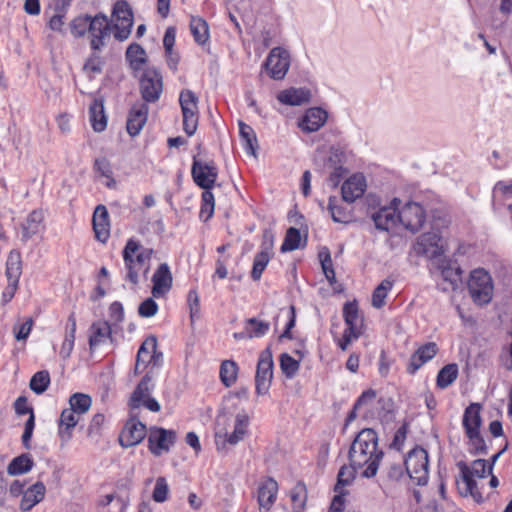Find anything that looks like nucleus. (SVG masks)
Listing matches in <instances>:
<instances>
[{
  "instance_id": "nucleus-1",
  "label": "nucleus",
  "mask_w": 512,
  "mask_h": 512,
  "mask_svg": "<svg viewBox=\"0 0 512 512\" xmlns=\"http://www.w3.org/2000/svg\"><path fill=\"white\" fill-rule=\"evenodd\" d=\"M111 27L106 15L99 13L92 17L89 27L90 46L92 50L99 51L105 46V39L113 32L114 37L123 41L126 40L133 25V13L128 3L118 1L115 3L112 12Z\"/></svg>"
},
{
  "instance_id": "nucleus-2",
  "label": "nucleus",
  "mask_w": 512,
  "mask_h": 512,
  "mask_svg": "<svg viewBox=\"0 0 512 512\" xmlns=\"http://www.w3.org/2000/svg\"><path fill=\"white\" fill-rule=\"evenodd\" d=\"M384 452L378 446V435L370 428L362 429L353 440L348 459L350 465L360 469L363 478L376 476Z\"/></svg>"
},
{
  "instance_id": "nucleus-3",
  "label": "nucleus",
  "mask_w": 512,
  "mask_h": 512,
  "mask_svg": "<svg viewBox=\"0 0 512 512\" xmlns=\"http://www.w3.org/2000/svg\"><path fill=\"white\" fill-rule=\"evenodd\" d=\"M153 253L152 248H144L138 241L129 239L122 251L126 269L125 280L136 286L140 275L147 279Z\"/></svg>"
},
{
  "instance_id": "nucleus-4",
  "label": "nucleus",
  "mask_w": 512,
  "mask_h": 512,
  "mask_svg": "<svg viewBox=\"0 0 512 512\" xmlns=\"http://www.w3.org/2000/svg\"><path fill=\"white\" fill-rule=\"evenodd\" d=\"M457 467L460 470V479L456 481L459 493L462 496L470 495L478 503L482 502L483 497L474 477L484 478L487 472L492 471V465L487 466L486 460L477 459L472 462L471 466L460 461L457 463Z\"/></svg>"
},
{
  "instance_id": "nucleus-5",
  "label": "nucleus",
  "mask_w": 512,
  "mask_h": 512,
  "mask_svg": "<svg viewBox=\"0 0 512 512\" xmlns=\"http://www.w3.org/2000/svg\"><path fill=\"white\" fill-rule=\"evenodd\" d=\"M343 317L346 329L338 340V346L342 351H346L349 345L362 335L363 319L359 314L356 302H347L343 307Z\"/></svg>"
},
{
  "instance_id": "nucleus-6",
  "label": "nucleus",
  "mask_w": 512,
  "mask_h": 512,
  "mask_svg": "<svg viewBox=\"0 0 512 512\" xmlns=\"http://www.w3.org/2000/svg\"><path fill=\"white\" fill-rule=\"evenodd\" d=\"M405 470L407 475L412 479L417 485H425L428 481L429 475V460L428 453L422 447H415L412 449L405 461Z\"/></svg>"
},
{
  "instance_id": "nucleus-7",
  "label": "nucleus",
  "mask_w": 512,
  "mask_h": 512,
  "mask_svg": "<svg viewBox=\"0 0 512 512\" xmlns=\"http://www.w3.org/2000/svg\"><path fill=\"white\" fill-rule=\"evenodd\" d=\"M468 290L476 304L485 305L489 303L493 293L490 275L483 269L472 271L468 281Z\"/></svg>"
},
{
  "instance_id": "nucleus-8",
  "label": "nucleus",
  "mask_w": 512,
  "mask_h": 512,
  "mask_svg": "<svg viewBox=\"0 0 512 512\" xmlns=\"http://www.w3.org/2000/svg\"><path fill=\"white\" fill-rule=\"evenodd\" d=\"M179 103L183 116V130L188 136L195 134L198 127V97L189 89L180 92Z\"/></svg>"
},
{
  "instance_id": "nucleus-9",
  "label": "nucleus",
  "mask_w": 512,
  "mask_h": 512,
  "mask_svg": "<svg viewBox=\"0 0 512 512\" xmlns=\"http://www.w3.org/2000/svg\"><path fill=\"white\" fill-rule=\"evenodd\" d=\"M177 434L174 430L153 426L148 431V448L155 456L168 453L174 445Z\"/></svg>"
},
{
  "instance_id": "nucleus-10",
  "label": "nucleus",
  "mask_w": 512,
  "mask_h": 512,
  "mask_svg": "<svg viewBox=\"0 0 512 512\" xmlns=\"http://www.w3.org/2000/svg\"><path fill=\"white\" fill-rule=\"evenodd\" d=\"M264 67L272 79H284L290 67V53L281 47L271 49L264 62Z\"/></svg>"
},
{
  "instance_id": "nucleus-11",
  "label": "nucleus",
  "mask_w": 512,
  "mask_h": 512,
  "mask_svg": "<svg viewBox=\"0 0 512 512\" xmlns=\"http://www.w3.org/2000/svg\"><path fill=\"white\" fill-rule=\"evenodd\" d=\"M163 91L161 74L155 68L144 70L140 78V93L145 102L155 103Z\"/></svg>"
},
{
  "instance_id": "nucleus-12",
  "label": "nucleus",
  "mask_w": 512,
  "mask_h": 512,
  "mask_svg": "<svg viewBox=\"0 0 512 512\" xmlns=\"http://www.w3.org/2000/svg\"><path fill=\"white\" fill-rule=\"evenodd\" d=\"M191 175L196 185L207 190L212 189L214 186L217 180L218 170L214 161L204 162L194 156Z\"/></svg>"
},
{
  "instance_id": "nucleus-13",
  "label": "nucleus",
  "mask_w": 512,
  "mask_h": 512,
  "mask_svg": "<svg viewBox=\"0 0 512 512\" xmlns=\"http://www.w3.org/2000/svg\"><path fill=\"white\" fill-rule=\"evenodd\" d=\"M273 379V360L272 353L269 349H265L259 357L255 386L258 395H266L270 389Z\"/></svg>"
},
{
  "instance_id": "nucleus-14",
  "label": "nucleus",
  "mask_w": 512,
  "mask_h": 512,
  "mask_svg": "<svg viewBox=\"0 0 512 512\" xmlns=\"http://www.w3.org/2000/svg\"><path fill=\"white\" fill-rule=\"evenodd\" d=\"M153 388L152 376L146 374L143 379L139 382L130 399V405L132 408H139L144 406L152 412L160 411V404L156 399L151 397V391Z\"/></svg>"
},
{
  "instance_id": "nucleus-15",
  "label": "nucleus",
  "mask_w": 512,
  "mask_h": 512,
  "mask_svg": "<svg viewBox=\"0 0 512 512\" xmlns=\"http://www.w3.org/2000/svg\"><path fill=\"white\" fill-rule=\"evenodd\" d=\"M249 425V416L245 412L238 413L235 417L233 432L222 434L217 432L215 434V442L218 450L225 449L226 444L236 445L247 434Z\"/></svg>"
},
{
  "instance_id": "nucleus-16",
  "label": "nucleus",
  "mask_w": 512,
  "mask_h": 512,
  "mask_svg": "<svg viewBox=\"0 0 512 512\" xmlns=\"http://www.w3.org/2000/svg\"><path fill=\"white\" fill-rule=\"evenodd\" d=\"M417 253L433 260L441 258L444 253L442 237L437 232L422 234L417 241Z\"/></svg>"
},
{
  "instance_id": "nucleus-17",
  "label": "nucleus",
  "mask_w": 512,
  "mask_h": 512,
  "mask_svg": "<svg viewBox=\"0 0 512 512\" xmlns=\"http://www.w3.org/2000/svg\"><path fill=\"white\" fill-rule=\"evenodd\" d=\"M400 223L411 232H417L425 222V211L415 202L405 204L399 210Z\"/></svg>"
},
{
  "instance_id": "nucleus-18",
  "label": "nucleus",
  "mask_w": 512,
  "mask_h": 512,
  "mask_svg": "<svg viewBox=\"0 0 512 512\" xmlns=\"http://www.w3.org/2000/svg\"><path fill=\"white\" fill-rule=\"evenodd\" d=\"M400 200L393 199L390 206L380 208L377 212L372 214V219L375 226L383 231H389L400 223L398 205Z\"/></svg>"
},
{
  "instance_id": "nucleus-19",
  "label": "nucleus",
  "mask_w": 512,
  "mask_h": 512,
  "mask_svg": "<svg viewBox=\"0 0 512 512\" xmlns=\"http://www.w3.org/2000/svg\"><path fill=\"white\" fill-rule=\"evenodd\" d=\"M147 434V428L141 421L130 418L119 436V442L122 447H132L139 444Z\"/></svg>"
},
{
  "instance_id": "nucleus-20",
  "label": "nucleus",
  "mask_w": 512,
  "mask_h": 512,
  "mask_svg": "<svg viewBox=\"0 0 512 512\" xmlns=\"http://www.w3.org/2000/svg\"><path fill=\"white\" fill-rule=\"evenodd\" d=\"M173 282L172 273L167 263L158 266L152 276V295L155 298L165 296L171 289Z\"/></svg>"
},
{
  "instance_id": "nucleus-21",
  "label": "nucleus",
  "mask_w": 512,
  "mask_h": 512,
  "mask_svg": "<svg viewBox=\"0 0 512 512\" xmlns=\"http://www.w3.org/2000/svg\"><path fill=\"white\" fill-rule=\"evenodd\" d=\"M149 113V107L144 102L135 103L128 115L127 132L131 136H136L144 127Z\"/></svg>"
},
{
  "instance_id": "nucleus-22",
  "label": "nucleus",
  "mask_w": 512,
  "mask_h": 512,
  "mask_svg": "<svg viewBox=\"0 0 512 512\" xmlns=\"http://www.w3.org/2000/svg\"><path fill=\"white\" fill-rule=\"evenodd\" d=\"M367 187L366 179L363 174L357 173L350 176L342 185V198L344 201L352 203L360 198Z\"/></svg>"
},
{
  "instance_id": "nucleus-23",
  "label": "nucleus",
  "mask_w": 512,
  "mask_h": 512,
  "mask_svg": "<svg viewBox=\"0 0 512 512\" xmlns=\"http://www.w3.org/2000/svg\"><path fill=\"white\" fill-rule=\"evenodd\" d=\"M278 483L273 478L266 479L258 488L260 512H269L277 499Z\"/></svg>"
},
{
  "instance_id": "nucleus-24",
  "label": "nucleus",
  "mask_w": 512,
  "mask_h": 512,
  "mask_svg": "<svg viewBox=\"0 0 512 512\" xmlns=\"http://www.w3.org/2000/svg\"><path fill=\"white\" fill-rule=\"evenodd\" d=\"M92 223L96 239L105 243L110 236V222L107 208L104 205H98L95 208Z\"/></svg>"
},
{
  "instance_id": "nucleus-25",
  "label": "nucleus",
  "mask_w": 512,
  "mask_h": 512,
  "mask_svg": "<svg viewBox=\"0 0 512 512\" xmlns=\"http://www.w3.org/2000/svg\"><path fill=\"white\" fill-rule=\"evenodd\" d=\"M327 117V112L323 109L318 107L310 108L299 121L298 126L304 132H316L326 123Z\"/></svg>"
},
{
  "instance_id": "nucleus-26",
  "label": "nucleus",
  "mask_w": 512,
  "mask_h": 512,
  "mask_svg": "<svg viewBox=\"0 0 512 512\" xmlns=\"http://www.w3.org/2000/svg\"><path fill=\"white\" fill-rule=\"evenodd\" d=\"M438 348L434 342H429L420 348L411 356L407 371L414 374L422 365L431 360L437 353Z\"/></svg>"
},
{
  "instance_id": "nucleus-27",
  "label": "nucleus",
  "mask_w": 512,
  "mask_h": 512,
  "mask_svg": "<svg viewBox=\"0 0 512 512\" xmlns=\"http://www.w3.org/2000/svg\"><path fill=\"white\" fill-rule=\"evenodd\" d=\"M280 103L290 106H301L306 104L311 99L310 90L306 88H289L280 91L277 95Z\"/></svg>"
},
{
  "instance_id": "nucleus-28",
  "label": "nucleus",
  "mask_w": 512,
  "mask_h": 512,
  "mask_svg": "<svg viewBox=\"0 0 512 512\" xmlns=\"http://www.w3.org/2000/svg\"><path fill=\"white\" fill-rule=\"evenodd\" d=\"M437 267L441 271V276L452 290H455L461 282L462 270L454 262L445 258L437 259Z\"/></svg>"
},
{
  "instance_id": "nucleus-29",
  "label": "nucleus",
  "mask_w": 512,
  "mask_h": 512,
  "mask_svg": "<svg viewBox=\"0 0 512 512\" xmlns=\"http://www.w3.org/2000/svg\"><path fill=\"white\" fill-rule=\"evenodd\" d=\"M45 493V485L42 482H36L23 493L20 509L24 512L30 511L44 499Z\"/></svg>"
},
{
  "instance_id": "nucleus-30",
  "label": "nucleus",
  "mask_w": 512,
  "mask_h": 512,
  "mask_svg": "<svg viewBox=\"0 0 512 512\" xmlns=\"http://www.w3.org/2000/svg\"><path fill=\"white\" fill-rule=\"evenodd\" d=\"M344 153L340 148L330 147L327 151L317 150L315 162L324 169H334L342 165Z\"/></svg>"
},
{
  "instance_id": "nucleus-31",
  "label": "nucleus",
  "mask_w": 512,
  "mask_h": 512,
  "mask_svg": "<svg viewBox=\"0 0 512 512\" xmlns=\"http://www.w3.org/2000/svg\"><path fill=\"white\" fill-rule=\"evenodd\" d=\"M80 420V415L71 408L62 411L59 419V436L62 440L67 441L71 438L72 429Z\"/></svg>"
},
{
  "instance_id": "nucleus-32",
  "label": "nucleus",
  "mask_w": 512,
  "mask_h": 512,
  "mask_svg": "<svg viewBox=\"0 0 512 512\" xmlns=\"http://www.w3.org/2000/svg\"><path fill=\"white\" fill-rule=\"evenodd\" d=\"M463 426L465 428L466 435L480 432L481 417L479 404L473 403L465 409L463 415Z\"/></svg>"
},
{
  "instance_id": "nucleus-33",
  "label": "nucleus",
  "mask_w": 512,
  "mask_h": 512,
  "mask_svg": "<svg viewBox=\"0 0 512 512\" xmlns=\"http://www.w3.org/2000/svg\"><path fill=\"white\" fill-rule=\"evenodd\" d=\"M111 335V327L107 321L94 322L90 327V348L104 343Z\"/></svg>"
},
{
  "instance_id": "nucleus-34",
  "label": "nucleus",
  "mask_w": 512,
  "mask_h": 512,
  "mask_svg": "<svg viewBox=\"0 0 512 512\" xmlns=\"http://www.w3.org/2000/svg\"><path fill=\"white\" fill-rule=\"evenodd\" d=\"M91 125L96 132H102L107 126L103 102L95 99L89 108Z\"/></svg>"
},
{
  "instance_id": "nucleus-35",
  "label": "nucleus",
  "mask_w": 512,
  "mask_h": 512,
  "mask_svg": "<svg viewBox=\"0 0 512 512\" xmlns=\"http://www.w3.org/2000/svg\"><path fill=\"white\" fill-rule=\"evenodd\" d=\"M34 466L30 454L24 453L12 459L8 464L7 473L11 476L21 475L29 472Z\"/></svg>"
},
{
  "instance_id": "nucleus-36",
  "label": "nucleus",
  "mask_w": 512,
  "mask_h": 512,
  "mask_svg": "<svg viewBox=\"0 0 512 512\" xmlns=\"http://www.w3.org/2000/svg\"><path fill=\"white\" fill-rule=\"evenodd\" d=\"M126 505L124 497L116 492L101 497L98 502V506L106 509V512H124Z\"/></svg>"
},
{
  "instance_id": "nucleus-37",
  "label": "nucleus",
  "mask_w": 512,
  "mask_h": 512,
  "mask_svg": "<svg viewBox=\"0 0 512 512\" xmlns=\"http://www.w3.org/2000/svg\"><path fill=\"white\" fill-rule=\"evenodd\" d=\"M190 30L198 44L203 45L209 40L208 24L201 17H191Z\"/></svg>"
},
{
  "instance_id": "nucleus-38",
  "label": "nucleus",
  "mask_w": 512,
  "mask_h": 512,
  "mask_svg": "<svg viewBox=\"0 0 512 512\" xmlns=\"http://www.w3.org/2000/svg\"><path fill=\"white\" fill-rule=\"evenodd\" d=\"M43 220L44 215L42 211H32L23 224V237L28 239L37 234L41 230Z\"/></svg>"
},
{
  "instance_id": "nucleus-39",
  "label": "nucleus",
  "mask_w": 512,
  "mask_h": 512,
  "mask_svg": "<svg viewBox=\"0 0 512 512\" xmlns=\"http://www.w3.org/2000/svg\"><path fill=\"white\" fill-rule=\"evenodd\" d=\"M293 512H303L307 501L306 486L299 482L290 491Z\"/></svg>"
},
{
  "instance_id": "nucleus-40",
  "label": "nucleus",
  "mask_w": 512,
  "mask_h": 512,
  "mask_svg": "<svg viewBox=\"0 0 512 512\" xmlns=\"http://www.w3.org/2000/svg\"><path fill=\"white\" fill-rule=\"evenodd\" d=\"M458 376V366L455 363L445 365L437 375L436 384L439 388L445 389L450 386Z\"/></svg>"
},
{
  "instance_id": "nucleus-41",
  "label": "nucleus",
  "mask_w": 512,
  "mask_h": 512,
  "mask_svg": "<svg viewBox=\"0 0 512 512\" xmlns=\"http://www.w3.org/2000/svg\"><path fill=\"white\" fill-rule=\"evenodd\" d=\"M239 134L244 143L247 153L255 155L257 138L253 128L244 122H239Z\"/></svg>"
},
{
  "instance_id": "nucleus-42",
  "label": "nucleus",
  "mask_w": 512,
  "mask_h": 512,
  "mask_svg": "<svg viewBox=\"0 0 512 512\" xmlns=\"http://www.w3.org/2000/svg\"><path fill=\"white\" fill-rule=\"evenodd\" d=\"M155 348H157V340L153 336L146 338L141 344L136 359L137 362H143V368L151 364L152 352H155Z\"/></svg>"
},
{
  "instance_id": "nucleus-43",
  "label": "nucleus",
  "mask_w": 512,
  "mask_h": 512,
  "mask_svg": "<svg viewBox=\"0 0 512 512\" xmlns=\"http://www.w3.org/2000/svg\"><path fill=\"white\" fill-rule=\"evenodd\" d=\"M22 272L20 253L11 251L6 262V276L12 281H19Z\"/></svg>"
},
{
  "instance_id": "nucleus-44",
  "label": "nucleus",
  "mask_w": 512,
  "mask_h": 512,
  "mask_svg": "<svg viewBox=\"0 0 512 512\" xmlns=\"http://www.w3.org/2000/svg\"><path fill=\"white\" fill-rule=\"evenodd\" d=\"M238 366L232 360H225L220 367V379L226 387L232 386L237 379Z\"/></svg>"
},
{
  "instance_id": "nucleus-45",
  "label": "nucleus",
  "mask_w": 512,
  "mask_h": 512,
  "mask_svg": "<svg viewBox=\"0 0 512 512\" xmlns=\"http://www.w3.org/2000/svg\"><path fill=\"white\" fill-rule=\"evenodd\" d=\"M393 287V281L384 279L374 290L372 294L373 307L380 309L385 305V299Z\"/></svg>"
},
{
  "instance_id": "nucleus-46",
  "label": "nucleus",
  "mask_w": 512,
  "mask_h": 512,
  "mask_svg": "<svg viewBox=\"0 0 512 512\" xmlns=\"http://www.w3.org/2000/svg\"><path fill=\"white\" fill-rule=\"evenodd\" d=\"M356 473L360 474V469H356L350 464L349 466L341 467L337 475V483L334 487V491H344V487L352 483Z\"/></svg>"
},
{
  "instance_id": "nucleus-47",
  "label": "nucleus",
  "mask_w": 512,
  "mask_h": 512,
  "mask_svg": "<svg viewBox=\"0 0 512 512\" xmlns=\"http://www.w3.org/2000/svg\"><path fill=\"white\" fill-rule=\"evenodd\" d=\"M245 327L248 338H258L264 336L269 331L270 324L256 318H249L245 322Z\"/></svg>"
},
{
  "instance_id": "nucleus-48",
  "label": "nucleus",
  "mask_w": 512,
  "mask_h": 512,
  "mask_svg": "<svg viewBox=\"0 0 512 512\" xmlns=\"http://www.w3.org/2000/svg\"><path fill=\"white\" fill-rule=\"evenodd\" d=\"M70 408L79 415L85 414L91 407L92 399L88 394L75 393L69 399Z\"/></svg>"
},
{
  "instance_id": "nucleus-49",
  "label": "nucleus",
  "mask_w": 512,
  "mask_h": 512,
  "mask_svg": "<svg viewBox=\"0 0 512 512\" xmlns=\"http://www.w3.org/2000/svg\"><path fill=\"white\" fill-rule=\"evenodd\" d=\"M50 384V375L48 371H39L33 375L30 380V389L36 394L44 393Z\"/></svg>"
},
{
  "instance_id": "nucleus-50",
  "label": "nucleus",
  "mask_w": 512,
  "mask_h": 512,
  "mask_svg": "<svg viewBox=\"0 0 512 512\" xmlns=\"http://www.w3.org/2000/svg\"><path fill=\"white\" fill-rule=\"evenodd\" d=\"M301 235L298 229L290 227L281 246L282 252L296 250L300 247Z\"/></svg>"
},
{
  "instance_id": "nucleus-51",
  "label": "nucleus",
  "mask_w": 512,
  "mask_h": 512,
  "mask_svg": "<svg viewBox=\"0 0 512 512\" xmlns=\"http://www.w3.org/2000/svg\"><path fill=\"white\" fill-rule=\"evenodd\" d=\"M270 261V255L266 252H258L255 255L253 267L251 271V277L253 280L258 281L260 280L263 271L267 267L268 263Z\"/></svg>"
},
{
  "instance_id": "nucleus-52",
  "label": "nucleus",
  "mask_w": 512,
  "mask_h": 512,
  "mask_svg": "<svg viewBox=\"0 0 512 512\" xmlns=\"http://www.w3.org/2000/svg\"><path fill=\"white\" fill-rule=\"evenodd\" d=\"M91 19L92 17L89 15L75 18L70 24L71 33L75 37L84 36L89 31Z\"/></svg>"
},
{
  "instance_id": "nucleus-53",
  "label": "nucleus",
  "mask_w": 512,
  "mask_h": 512,
  "mask_svg": "<svg viewBox=\"0 0 512 512\" xmlns=\"http://www.w3.org/2000/svg\"><path fill=\"white\" fill-rule=\"evenodd\" d=\"M328 210L331 214L333 221L338 223L348 222L349 214L343 207L338 205V200L336 197L329 198Z\"/></svg>"
},
{
  "instance_id": "nucleus-54",
  "label": "nucleus",
  "mask_w": 512,
  "mask_h": 512,
  "mask_svg": "<svg viewBox=\"0 0 512 512\" xmlns=\"http://www.w3.org/2000/svg\"><path fill=\"white\" fill-rule=\"evenodd\" d=\"M126 58L133 68L145 62V51L138 44H131L126 51Z\"/></svg>"
},
{
  "instance_id": "nucleus-55",
  "label": "nucleus",
  "mask_w": 512,
  "mask_h": 512,
  "mask_svg": "<svg viewBox=\"0 0 512 512\" xmlns=\"http://www.w3.org/2000/svg\"><path fill=\"white\" fill-rule=\"evenodd\" d=\"M280 368L287 378H292L299 370V362L287 353L280 356Z\"/></svg>"
},
{
  "instance_id": "nucleus-56",
  "label": "nucleus",
  "mask_w": 512,
  "mask_h": 512,
  "mask_svg": "<svg viewBox=\"0 0 512 512\" xmlns=\"http://www.w3.org/2000/svg\"><path fill=\"white\" fill-rule=\"evenodd\" d=\"M95 170L103 177L108 178L110 181L107 182L108 187H112L115 184L112 178V168L110 162L106 158L96 159L94 164Z\"/></svg>"
},
{
  "instance_id": "nucleus-57",
  "label": "nucleus",
  "mask_w": 512,
  "mask_h": 512,
  "mask_svg": "<svg viewBox=\"0 0 512 512\" xmlns=\"http://www.w3.org/2000/svg\"><path fill=\"white\" fill-rule=\"evenodd\" d=\"M168 492H169V488H168V484H167L165 478L159 477L156 480V484L154 487V491H153V495H152L153 500L158 503H162V502L166 501Z\"/></svg>"
},
{
  "instance_id": "nucleus-58",
  "label": "nucleus",
  "mask_w": 512,
  "mask_h": 512,
  "mask_svg": "<svg viewBox=\"0 0 512 512\" xmlns=\"http://www.w3.org/2000/svg\"><path fill=\"white\" fill-rule=\"evenodd\" d=\"M33 327L32 318H28L24 323L17 325L15 324L13 327V332L16 340L24 341L28 338Z\"/></svg>"
},
{
  "instance_id": "nucleus-59",
  "label": "nucleus",
  "mask_w": 512,
  "mask_h": 512,
  "mask_svg": "<svg viewBox=\"0 0 512 512\" xmlns=\"http://www.w3.org/2000/svg\"><path fill=\"white\" fill-rule=\"evenodd\" d=\"M386 473L390 480L398 481L404 476L401 460L391 461L386 465Z\"/></svg>"
},
{
  "instance_id": "nucleus-60",
  "label": "nucleus",
  "mask_w": 512,
  "mask_h": 512,
  "mask_svg": "<svg viewBox=\"0 0 512 512\" xmlns=\"http://www.w3.org/2000/svg\"><path fill=\"white\" fill-rule=\"evenodd\" d=\"M187 301L190 309V318L191 321L193 322L200 316V304L198 293L195 290L189 291Z\"/></svg>"
},
{
  "instance_id": "nucleus-61",
  "label": "nucleus",
  "mask_w": 512,
  "mask_h": 512,
  "mask_svg": "<svg viewBox=\"0 0 512 512\" xmlns=\"http://www.w3.org/2000/svg\"><path fill=\"white\" fill-rule=\"evenodd\" d=\"M158 311V305L153 300V298H147L144 300L138 308V313L140 316L149 318L154 316Z\"/></svg>"
},
{
  "instance_id": "nucleus-62",
  "label": "nucleus",
  "mask_w": 512,
  "mask_h": 512,
  "mask_svg": "<svg viewBox=\"0 0 512 512\" xmlns=\"http://www.w3.org/2000/svg\"><path fill=\"white\" fill-rule=\"evenodd\" d=\"M321 258V267L323 273L325 274L326 279L332 284L335 282V271L333 269L332 259L329 253H326L323 257V254L320 253Z\"/></svg>"
},
{
  "instance_id": "nucleus-63",
  "label": "nucleus",
  "mask_w": 512,
  "mask_h": 512,
  "mask_svg": "<svg viewBox=\"0 0 512 512\" xmlns=\"http://www.w3.org/2000/svg\"><path fill=\"white\" fill-rule=\"evenodd\" d=\"M102 64L101 57L97 53H93L85 62L83 69L87 73H100Z\"/></svg>"
},
{
  "instance_id": "nucleus-64",
  "label": "nucleus",
  "mask_w": 512,
  "mask_h": 512,
  "mask_svg": "<svg viewBox=\"0 0 512 512\" xmlns=\"http://www.w3.org/2000/svg\"><path fill=\"white\" fill-rule=\"evenodd\" d=\"M467 437L475 453L484 454L486 452L485 441L481 437L480 432L468 434Z\"/></svg>"
}]
</instances>
